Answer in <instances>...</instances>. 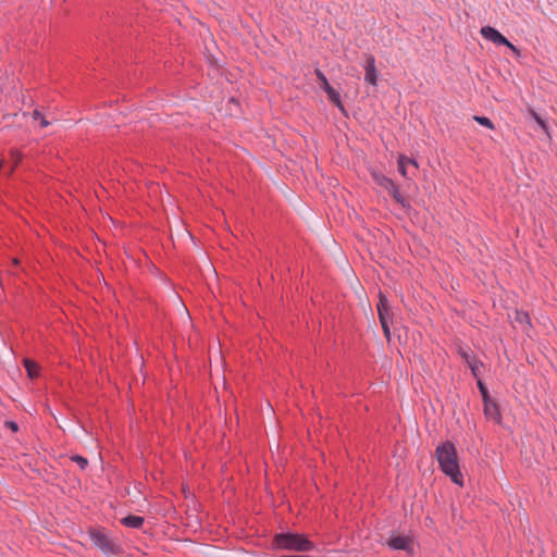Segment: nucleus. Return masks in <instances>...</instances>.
Listing matches in <instances>:
<instances>
[{"label":"nucleus","mask_w":557,"mask_h":557,"mask_svg":"<svg viewBox=\"0 0 557 557\" xmlns=\"http://www.w3.org/2000/svg\"><path fill=\"white\" fill-rule=\"evenodd\" d=\"M513 321L518 323L524 332H528L532 327L530 315L524 311L517 310Z\"/></svg>","instance_id":"10"},{"label":"nucleus","mask_w":557,"mask_h":557,"mask_svg":"<svg viewBox=\"0 0 557 557\" xmlns=\"http://www.w3.org/2000/svg\"><path fill=\"white\" fill-rule=\"evenodd\" d=\"M435 457L443 473L456 485L463 486L465 480L456 446L451 442L440 444L435 449Z\"/></svg>","instance_id":"1"},{"label":"nucleus","mask_w":557,"mask_h":557,"mask_svg":"<svg viewBox=\"0 0 557 557\" xmlns=\"http://www.w3.org/2000/svg\"><path fill=\"white\" fill-rule=\"evenodd\" d=\"M2 166H3V161L0 160V170L2 169Z\"/></svg>","instance_id":"25"},{"label":"nucleus","mask_w":557,"mask_h":557,"mask_svg":"<svg viewBox=\"0 0 557 557\" xmlns=\"http://www.w3.org/2000/svg\"><path fill=\"white\" fill-rule=\"evenodd\" d=\"M315 75H317V77L319 79V85H320L321 89H323L325 91V90H327L329 88L332 87L330 85L326 76L320 70L315 71Z\"/></svg>","instance_id":"16"},{"label":"nucleus","mask_w":557,"mask_h":557,"mask_svg":"<svg viewBox=\"0 0 557 557\" xmlns=\"http://www.w3.org/2000/svg\"><path fill=\"white\" fill-rule=\"evenodd\" d=\"M372 177L377 185L386 190L393 187L394 182L381 173L373 172Z\"/></svg>","instance_id":"13"},{"label":"nucleus","mask_w":557,"mask_h":557,"mask_svg":"<svg viewBox=\"0 0 557 557\" xmlns=\"http://www.w3.org/2000/svg\"><path fill=\"white\" fill-rule=\"evenodd\" d=\"M387 191L393 196V198L398 201V202H401L403 203V198H401V195L399 193V188L398 186L394 183L393 184V187L392 188H388Z\"/></svg>","instance_id":"19"},{"label":"nucleus","mask_w":557,"mask_h":557,"mask_svg":"<svg viewBox=\"0 0 557 557\" xmlns=\"http://www.w3.org/2000/svg\"><path fill=\"white\" fill-rule=\"evenodd\" d=\"M143 521V518L138 516H128L122 519V523L129 528H139Z\"/></svg>","instance_id":"14"},{"label":"nucleus","mask_w":557,"mask_h":557,"mask_svg":"<svg viewBox=\"0 0 557 557\" xmlns=\"http://www.w3.org/2000/svg\"><path fill=\"white\" fill-rule=\"evenodd\" d=\"M8 425L13 430V431H16L17 430V425L14 423V422H9Z\"/></svg>","instance_id":"24"},{"label":"nucleus","mask_w":557,"mask_h":557,"mask_svg":"<svg viewBox=\"0 0 557 557\" xmlns=\"http://www.w3.org/2000/svg\"><path fill=\"white\" fill-rule=\"evenodd\" d=\"M478 385H479L480 392L483 397V403L486 400H491L492 398L490 397L488 392H487L486 387L483 385V383L479 382Z\"/></svg>","instance_id":"20"},{"label":"nucleus","mask_w":557,"mask_h":557,"mask_svg":"<svg viewBox=\"0 0 557 557\" xmlns=\"http://www.w3.org/2000/svg\"><path fill=\"white\" fill-rule=\"evenodd\" d=\"M531 115L535 120V122L539 124V126L545 132L548 133V125L546 121H544L536 112L532 111Z\"/></svg>","instance_id":"18"},{"label":"nucleus","mask_w":557,"mask_h":557,"mask_svg":"<svg viewBox=\"0 0 557 557\" xmlns=\"http://www.w3.org/2000/svg\"><path fill=\"white\" fill-rule=\"evenodd\" d=\"M473 119L480 125H482V126H484L486 128H490V129H494L495 128L494 123L488 117H486V116H478V115H475Z\"/></svg>","instance_id":"17"},{"label":"nucleus","mask_w":557,"mask_h":557,"mask_svg":"<svg viewBox=\"0 0 557 557\" xmlns=\"http://www.w3.org/2000/svg\"><path fill=\"white\" fill-rule=\"evenodd\" d=\"M483 411H484V416L487 419L494 421L498 425L502 424V422H503L502 414L499 411V407L495 400L491 399V400L484 401Z\"/></svg>","instance_id":"8"},{"label":"nucleus","mask_w":557,"mask_h":557,"mask_svg":"<svg viewBox=\"0 0 557 557\" xmlns=\"http://www.w3.org/2000/svg\"><path fill=\"white\" fill-rule=\"evenodd\" d=\"M89 535L94 543L104 553H116V545L107 536L102 530L94 529L89 532Z\"/></svg>","instance_id":"5"},{"label":"nucleus","mask_w":557,"mask_h":557,"mask_svg":"<svg viewBox=\"0 0 557 557\" xmlns=\"http://www.w3.org/2000/svg\"><path fill=\"white\" fill-rule=\"evenodd\" d=\"M24 367L29 379H36L40 375V366L30 359L23 360Z\"/></svg>","instance_id":"11"},{"label":"nucleus","mask_w":557,"mask_h":557,"mask_svg":"<svg viewBox=\"0 0 557 557\" xmlns=\"http://www.w3.org/2000/svg\"><path fill=\"white\" fill-rule=\"evenodd\" d=\"M73 460L76 461L81 466V468H85L87 465V460L81 456L73 457Z\"/></svg>","instance_id":"22"},{"label":"nucleus","mask_w":557,"mask_h":557,"mask_svg":"<svg viewBox=\"0 0 557 557\" xmlns=\"http://www.w3.org/2000/svg\"><path fill=\"white\" fill-rule=\"evenodd\" d=\"M387 545L392 549L405 550L409 554L413 553V541L407 535H392L387 541Z\"/></svg>","instance_id":"6"},{"label":"nucleus","mask_w":557,"mask_h":557,"mask_svg":"<svg viewBox=\"0 0 557 557\" xmlns=\"http://www.w3.org/2000/svg\"><path fill=\"white\" fill-rule=\"evenodd\" d=\"M482 37L495 45H503L508 47L515 54L519 55V49L513 46L505 36H503L496 28L492 26H483L480 30Z\"/></svg>","instance_id":"3"},{"label":"nucleus","mask_w":557,"mask_h":557,"mask_svg":"<svg viewBox=\"0 0 557 557\" xmlns=\"http://www.w3.org/2000/svg\"><path fill=\"white\" fill-rule=\"evenodd\" d=\"M327 98L332 101L342 112H345V107L342 102L339 92L335 90L333 87L325 90Z\"/></svg>","instance_id":"12"},{"label":"nucleus","mask_w":557,"mask_h":557,"mask_svg":"<svg viewBox=\"0 0 557 557\" xmlns=\"http://www.w3.org/2000/svg\"><path fill=\"white\" fill-rule=\"evenodd\" d=\"M363 67H364V81L372 86H376L379 74H377V69L375 65V59L373 55H369L366 59V63H364Z\"/></svg>","instance_id":"7"},{"label":"nucleus","mask_w":557,"mask_h":557,"mask_svg":"<svg viewBox=\"0 0 557 557\" xmlns=\"http://www.w3.org/2000/svg\"><path fill=\"white\" fill-rule=\"evenodd\" d=\"M409 165H412L414 169H418V163L414 160L404 154H400L398 157V170L405 178L409 177Z\"/></svg>","instance_id":"9"},{"label":"nucleus","mask_w":557,"mask_h":557,"mask_svg":"<svg viewBox=\"0 0 557 557\" xmlns=\"http://www.w3.org/2000/svg\"><path fill=\"white\" fill-rule=\"evenodd\" d=\"M33 117H34V120L39 121L40 125L42 127H45V126H47L49 124L48 121L44 116H41V114L38 111H35L33 113Z\"/></svg>","instance_id":"21"},{"label":"nucleus","mask_w":557,"mask_h":557,"mask_svg":"<svg viewBox=\"0 0 557 557\" xmlns=\"http://www.w3.org/2000/svg\"><path fill=\"white\" fill-rule=\"evenodd\" d=\"M273 547L295 552H310L313 543L306 536L297 533H280L273 539Z\"/></svg>","instance_id":"2"},{"label":"nucleus","mask_w":557,"mask_h":557,"mask_svg":"<svg viewBox=\"0 0 557 557\" xmlns=\"http://www.w3.org/2000/svg\"><path fill=\"white\" fill-rule=\"evenodd\" d=\"M468 363H469V366H470V368H471V370H472L473 374L475 375V374H476V370H478V364H476V362H470V361H468Z\"/></svg>","instance_id":"23"},{"label":"nucleus","mask_w":557,"mask_h":557,"mask_svg":"<svg viewBox=\"0 0 557 557\" xmlns=\"http://www.w3.org/2000/svg\"><path fill=\"white\" fill-rule=\"evenodd\" d=\"M10 156H11V160H12V169H11V172L10 174H12V172L14 171V169L20 164V162L22 161L23 159V153L22 151L17 150V149H12L10 151Z\"/></svg>","instance_id":"15"},{"label":"nucleus","mask_w":557,"mask_h":557,"mask_svg":"<svg viewBox=\"0 0 557 557\" xmlns=\"http://www.w3.org/2000/svg\"><path fill=\"white\" fill-rule=\"evenodd\" d=\"M376 309L384 335L387 339H389L391 330L388 322L391 320L392 312L388 305V300L382 293H380L379 295V304L376 306Z\"/></svg>","instance_id":"4"}]
</instances>
